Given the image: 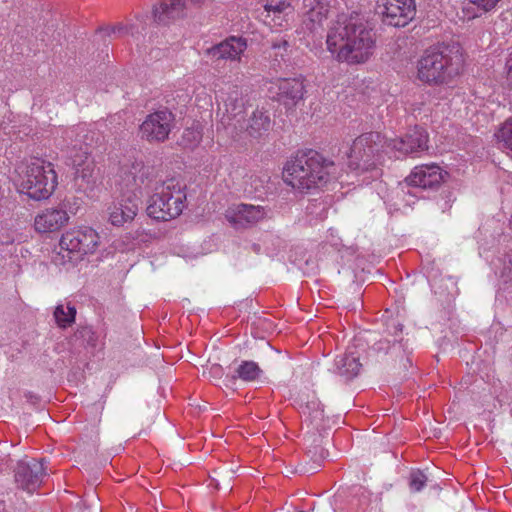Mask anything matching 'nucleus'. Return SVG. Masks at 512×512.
<instances>
[{"label": "nucleus", "instance_id": "1", "mask_svg": "<svg viewBox=\"0 0 512 512\" xmlns=\"http://www.w3.org/2000/svg\"><path fill=\"white\" fill-rule=\"evenodd\" d=\"M328 51L339 62L362 64L367 62L376 47L375 34L358 13L339 16L329 28L326 39Z\"/></svg>", "mask_w": 512, "mask_h": 512}, {"label": "nucleus", "instance_id": "2", "mask_svg": "<svg viewBox=\"0 0 512 512\" xmlns=\"http://www.w3.org/2000/svg\"><path fill=\"white\" fill-rule=\"evenodd\" d=\"M336 178L335 164L314 150L298 154L283 171L285 183L299 191L322 188Z\"/></svg>", "mask_w": 512, "mask_h": 512}, {"label": "nucleus", "instance_id": "3", "mask_svg": "<svg viewBox=\"0 0 512 512\" xmlns=\"http://www.w3.org/2000/svg\"><path fill=\"white\" fill-rule=\"evenodd\" d=\"M464 56L458 45H441L425 51L417 62V78L429 85H450L460 75Z\"/></svg>", "mask_w": 512, "mask_h": 512}, {"label": "nucleus", "instance_id": "4", "mask_svg": "<svg viewBox=\"0 0 512 512\" xmlns=\"http://www.w3.org/2000/svg\"><path fill=\"white\" fill-rule=\"evenodd\" d=\"M151 168L142 161H134L123 170L122 181L127 191L122 193L108 208L109 221L114 226L131 222L138 213L140 197L137 190L149 178Z\"/></svg>", "mask_w": 512, "mask_h": 512}, {"label": "nucleus", "instance_id": "5", "mask_svg": "<svg viewBox=\"0 0 512 512\" xmlns=\"http://www.w3.org/2000/svg\"><path fill=\"white\" fill-rule=\"evenodd\" d=\"M15 171L18 191L36 201L48 199L58 183L53 164L40 158L19 164Z\"/></svg>", "mask_w": 512, "mask_h": 512}, {"label": "nucleus", "instance_id": "6", "mask_svg": "<svg viewBox=\"0 0 512 512\" xmlns=\"http://www.w3.org/2000/svg\"><path fill=\"white\" fill-rule=\"evenodd\" d=\"M186 201L185 185L176 178H169L154 188L147 214L153 219L168 221L178 217Z\"/></svg>", "mask_w": 512, "mask_h": 512}, {"label": "nucleus", "instance_id": "7", "mask_svg": "<svg viewBox=\"0 0 512 512\" xmlns=\"http://www.w3.org/2000/svg\"><path fill=\"white\" fill-rule=\"evenodd\" d=\"M100 243L98 233L90 227H80L64 233L60 239V251L54 257L56 265L74 266L85 255L93 254Z\"/></svg>", "mask_w": 512, "mask_h": 512}, {"label": "nucleus", "instance_id": "8", "mask_svg": "<svg viewBox=\"0 0 512 512\" xmlns=\"http://www.w3.org/2000/svg\"><path fill=\"white\" fill-rule=\"evenodd\" d=\"M386 153V139L378 132L365 133L357 137L347 153L348 166L353 170H368Z\"/></svg>", "mask_w": 512, "mask_h": 512}, {"label": "nucleus", "instance_id": "9", "mask_svg": "<svg viewBox=\"0 0 512 512\" xmlns=\"http://www.w3.org/2000/svg\"><path fill=\"white\" fill-rule=\"evenodd\" d=\"M376 13L385 25L404 27L416 14L415 0H377Z\"/></svg>", "mask_w": 512, "mask_h": 512}, {"label": "nucleus", "instance_id": "10", "mask_svg": "<svg viewBox=\"0 0 512 512\" xmlns=\"http://www.w3.org/2000/svg\"><path fill=\"white\" fill-rule=\"evenodd\" d=\"M175 123V117L167 108L148 114L139 127L142 139L150 143H161L168 139Z\"/></svg>", "mask_w": 512, "mask_h": 512}, {"label": "nucleus", "instance_id": "11", "mask_svg": "<svg viewBox=\"0 0 512 512\" xmlns=\"http://www.w3.org/2000/svg\"><path fill=\"white\" fill-rule=\"evenodd\" d=\"M309 10L305 13L303 19L304 28L310 33H318L323 30L324 23L329 18L346 15L340 13L337 0H305Z\"/></svg>", "mask_w": 512, "mask_h": 512}, {"label": "nucleus", "instance_id": "12", "mask_svg": "<svg viewBox=\"0 0 512 512\" xmlns=\"http://www.w3.org/2000/svg\"><path fill=\"white\" fill-rule=\"evenodd\" d=\"M428 135L423 128L415 126L404 137L386 139V154L395 158L427 149Z\"/></svg>", "mask_w": 512, "mask_h": 512}, {"label": "nucleus", "instance_id": "13", "mask_svg": "<svg viewBox=\"0 0 512 512\" xmlns=\"http://www.w3.org/2000/svg\"><path fill=\"white\" fill-rule=\"evenodd\" d=\"M223 101V116L222 123L227 128L233 131H241L244 128L243 114L245 112V102L243 99L242 91L238 86H232L222 98Z\"/></svg>", "mask_w": 512, "mask_h": 512}, {"label": "nucleus", "instance_id": "14", "mask_svg": "<svg viewBox=\"0 0 512 512\" xmlns=\"http://www.w3.org/2000/svg\"><path fill=\"white\" fill-rule=\"evenodd\" d=\"M246 49L247 40L245 38L230 36L220 43L207 48L204 54L214 64H219L221 61L240 62Z\"/></svg>", "mask_w": 512, "mask_h": 512}, {"label": "nucleus", "instance_id": "15", "mask_svg": "<svg viewBox=\"0 0 512 512\" xmlns=\"http://www.w3.org/2000/svg\"><path fill=\"white\" fill-rule=\"evenodd\" d=\"M66 164L75 170L76 178L82 179L87 184L93 182L95 164L87 145L77 147V143H75L68 148Z\"/></svg>", "mask_w": 512, "mask_h": 512}, {"label": "nucleus", "instance_id": "16", "mask_svg": "<svg viewBox=\"0 0 512 512\" xmlns=\"http://www.w3.org/2000/svg\"><path fill=\"white\" fill-rule=\"evenodd\" d=\"M45 474L42 461H20L15 470V481L23 490L33 493L40 486Z\"/></svg>", "mask_w": 512, "mask_h": 512}, {"label": "nucleus", "instance_id": "17", "mask_svg": "<svg viewBox=\"0 0 512 512\" xmlns=\"http://www.w3.org/2000/svg\"><path fill=\"white\" fill-rule=\"evenodd\" d=\"M267 210L263 206L240 203L230 206L225 218L235 228H243L263 220Z\"/></svg>", "mask_w": 512, "mask_h": 512}, {"label": "nucleus", "instance_id": "18", "mask_svg": "<svg viewBox=\"0 0 512 512\" xmlns=\"http://www.w3.org/2000/svg\"><path fill=\"white\" fill-rule=\"evenodd\" d=\"M445 174L446 172L436 164H423L416 166L405 178V182L413 187L436 189L444 181Z\"/></svg>", "mask_w": 512, "mask_h": 512}, {"label": "nucleus", "instance_id": "19", "mask_svg": "<svg viewBox=\"0 0 512 512\" xmlns=\"http://www.w3.org/2000/svg\"><path fill=\"white\" fill-rule=\"evenodd\" d=\"M277 89L278 100L287 108L295 107L304 97L305 86L302 77L278 79L270 88Z\"/></svg>", "mask_w": 512, "mask_h": 512}, {"label": "nucleus", "instance_id": "20", "mask_svg": "<svg viewBox=\"0 0 512 512\" xmlns=\"http://www.w3.org/2000/svg\"><path fill=\"white\" fill-rule=\"evenodd\" d=\"M70 216L61 208H46L35 216L34 228L39 233L59 231L69 222Z\"/></svg>", "mask_w": 512, "mask_h": 512}, {"label": "nucleus", "instance_id": "21", "mask_svg": "<svg viewBox=\"0 0 512 512\" xmlns=\"http://www.w3.org/2000/svg\"><path fill=\"white\" fill-rule=\"evenodd\" d=\"M244 128L249 136L259 138L267 133L271 127V118L269 111L264 107H257L248 120L243 119Z\"/></svg>", "mask_w": 512, "mask_h": 512}, {"label": "nucleus", "instance_id": "22", "mask_svg": "<svg viewBox=\"0 0 512 512\" xmlns=\"http://www.w3.org/2000/svg\"><path fill=\"white\" fill-rule=\"evenodd\" d=\"M184 0H165L153 9V18L157 23L166 24L184 16Z\"/></svg>", "mask_w": 512, "mask_h": 512}, {"label": "nucleus", "instance_id": "23", "mask_svg": "<svg viewBox=\"0 0 512 512\" xmlns=\"http://www.w3.org/2000/svg\"><path fill=\"white\" fill-rule=\"evenodd\" d=\"M361 366L359 356L350 351L336 357L333 372L345 380H351L359 374Z\"/></svg>", "mask_w": 512, "mask_h": 512}, {"label": "nucleus", "instance_id": "24", "mask_svg": "<svg viewBox=\"0 0 512 512\" xmlns=\"http://www.w3.org/2000/svg\"><path fill=\"white\" fill-rule=\"evenodd\" d=\"M301 416L308 427L312 426L316 430L324 427V411L318 400L313 399L302 406Z\"/></svg>", "mask_w": 512, "mask_h": 512}, {"label": "nucleus", "instance_id": "25", "mask_svg": "<svg viewBox=\"0 0 512 512\" xmlns=\"http://www.w3.org/2000/svg\"><path fill=\"white\" fill-rule=\"evenodd\" d=\"M262 373L258 364L254 361H242V363L235 370L233 378H239L245 382H252L257 380Z\"/></svg>", "mask_w": 512, "mask_h": 512}, {"label": "nucleus", "instance_id": "26", "mask_svg": "<svg viewBox=\"0 0 512 512\" xmlns=\"http://www.w3.org/2000/svg\"><path fill=\"white\" fill-rule=\"evenodd\" d=\"M76 309L73 305L68 303L67 305L59 304L56 306L54 311V318L57 325L61 328L70 326L75 321Z\"/></svg>", "mask_w": 512, "mask_h": 512}, {"label": "nucleus", "instance_id": "27", "mask_svg": "<svg viewBox=\"0 0 512 512\" xmlns=\"http://www.w3.org/2000/svg\"><path fill=\"white\" fill-rule=\"evenodd\" d=\"M495 137L502 148L512 150V117L500 125L495 132Z\"/></svg>", "mask_w": 512, "mask_h": 512}, {"label": "nucleus", "instance_id": "28", "mask_svg": "<svg viewBox=\"0 0 512 512\" xmlns=\"http://www.w3.org/2000/svg\"><path fill=\"white\" fill-rule=\"evenodd\" d=\"M266 183V176L250 175L244 182V192L250 196L262 193Z\"/></svg>", "mask_w": 512, "mask_h": 512}, {"label": "nucleus", "instance_id": "29", "mask_svg": "<svg viewBox=\"0 0 512 512\" xmlns=\"http://www.w3.org/2000/svg\"><path fill=\"white\" fill-rule=\"evenodd\" d=\"M289 43L284 37H278L272 41L270 57H274L276 62L284 61L288 55Z\"/></svg>", "mask_w": 512, "mask_h": 512}, {"label": "nucleus", "instance_id": "30", "mask_svg": "<svg viewBox=\"0 0 512 512\" xmlns=\"http://www.w3.org/2000/svg\"><path fill=\"white\" fill-rule=\"evenodd\" d=\"M76 340H81L83 345L95 347L96 346V334L91 327H81L75 332Z\"/></svg>", "mask_w": 512, "mask_h": 512}, {"label": "nucleus", "instance_id": "31", "mask_svg": "<svg viewBox=\"0 0 512 512\" xmlns=\"http://www.w3.org/2000/svg\"><path fill=\"white\" fill-rule=\"evenodd\" d=\"M474 5L479 13H474L469 18L477 17L483 13L492 11L501 0H467Z\"/></svg>", "mask_w": 512, "mask_h": 512}, {"label": "nucleus", "instance_id": "32", "mask_svg": "<svg viewBox=\"0 0 512 512\" xmlns=\"http://www.w3.org/2000/svg\"><path fill=\"white\" fill-rule=\"evenodd\" d=\"M427 477L419 470L412 471L409 477V488L412 492H419L426 485Z\"/></svg>", "mask_w": 512, "mask_h": 512}, {"label": "nucleus", "instance_id": "33", "mask_svg": "<svg viewBox=\"0 0 512 512\" xmlns=\"http://www.w3.org/2000/svg\"><path fill=\"white\" fill-rule=\"evenodd\" d=\"M287 9H290V6L288 4H286L285 2H280L277 5L269 4V5L265 6V10L268 13L272 12L274 14V18L272 20L275 22V24H279V25H281V23L276 22L275 18L280 20V14L283 13Z\"/></svg>", "mask_w": 512, "mask_h": 512}, {"label": "nucleus", "instance_id": "34", "mask_svg": "<svg viewBox=\"0 0 512 512\" xmlns=\"http://www.w3.org/2000/svg\"><path fill=\"white\" fill-rule=\"evenodd\" d=\"M15 241V231L0 226V245H10Z\"/></svg>", "mask_w": 512, "mask_h": 512}, {"label": "nucleus", "instance_id": "35", "mask_svg": "<svg viewBox=\"0 0 512 512\" xmlns=\"http://www.w3.org/2000/svg\"><path fill=\"white\" fill-rule=\"evenodd\" d=\"M134 25L132 24H117L115 26H112L110 28V33H113V34H118V35H126V34H131V35H134Z\"/></svg>", "mask_w": 512, "mask_h": 512}, {"label": "nucleus", "instance_id": "36", "mask_svg": "<svg viewBox=\"0 0 512 512\" xmlns=\"http://www.w3.org/2000/svg\"><path fill=\"white\" fill-rule=\"evenodd\" d=\"M505 73H506V76H505L504 85L509 90H512V53L509 55V57L506 60Z\"/></svg>", "mask_w": 512, "mask_h": 512}, {"label": "nucleus", "instance_id": "37", "mask_svg": "<svg viewBox=\"0 0 512 512\" xmlns=\"http://www.w3.org/2000/svg\"><path fill=\"white\" fill-rule=\"evenodd\" d=\"M184 140H189L190 144H196L200 141L201 135L198 131L192 130V129H186L183 134Z\"/></svg>", "mask_w": 512, "mask_h": 512}, {"label": "nucleus", "instance_id": "38", "mask_svg": "<svg viewBox=\"0 0 512 512\" xmlns=\"http://www.w3.org/2000/svg\"><path fill=\"white\" fill-rule=\"evenodd\" d=\"M317 207H321V212L319 214H317L320 218H324L326 217V212H325V205L322 203V202H317L316 200L312 203H310L308 206H307V211L310 213V214H313L315 213V209Z\"/></svg>", "mask_w": 512, "mask_h": 512}, {"label": "nucleus", "instance_id": "39", "mask_svg": "<svg viewBox=\"0 0 512 512\" xmlns=\"http://www.w3.org/2000/svg\"><path fill=\"white\" fill-rule=\"evenodd\" d=\"M75 131L74 129H70L66 131V137L72 139V136L74 135Z\"/></svg>", "mask_w": 512, "mask_h": 512}, {"label": "nucleus", "instance_id": "40", "mask_svg": "<svg viewBox=\"0 0 512 512\" xmlns=\"http://www.w3.org/2000/svg\"><path fill=\"white\" fill-rule=\"evenodd\" d=\"M212 370L214 371L215 374H220V372H221V368L218 365L213 366Z\"/></svg>", "mask_w": 512, "mask_h": 512}, {"label": "nucleus", "instance_id": "41", "mask_svg": "<svg viewBox=\"0 0 512 512\" xmlns=\"http://www.w3.org/2000/svg\"><path fill=\"white\" fill-rule=\"evenodd\" d=\"M205 0H189L190 3L194 4V5H200L202 2H204Z\"/></svg>", "mask_w": 512, "mask_h": 512}, {"label": "nucleus", "instance_id": "42", "mask_svg": "<svg viewBox=\"0 0 512 512\" xmlns=\"http://www.w3.org/2000/svg\"><path fill=\"white\" fill-rule=\"evenodd\" d=\"M6 508L5 502L0 501V512H3Z\"/></svg>", "mask_w": 512, "mask_h": 512}, {"label": "nucleus", "instance_id": "43", "mask_svg": "<svg viewBox=\"0 0 512 512\" xmlns=\"http://www.w3.org/2000/svg\"><path fill=\"white\" fill-rule=\"evenodd\" d=\"M510 413H511V416H512V408H511V411H510Z\"/></svg>", "mask_w": 512, "mask_h": 512}]
</instances>
